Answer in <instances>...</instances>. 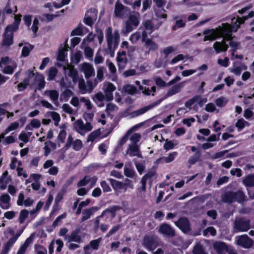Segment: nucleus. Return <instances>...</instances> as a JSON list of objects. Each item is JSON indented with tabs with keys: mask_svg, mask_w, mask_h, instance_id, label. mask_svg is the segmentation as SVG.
Wrapping results in <instances>:
<instances>
[{
	"mask_svg": "<svg viewBox=\"0 0 254 254\" xmlns=\"http://www.w3.org/2000/svg\"><path fill=\"white\" fill-rule=\"evenodd\" d=\"M106 38L107 51L111 56L113 57L120 41L119 32L117 30H113L111 27H109L106 31Z\"/></svg>",
	"mask_w": 254,
	"mask_h": 254,
	"instance_id": "obj_1",
	"label": "nucleus"
},
{
	"mask_svg": "<svg viewBox=\"0 0 254 254\" xmlns=\"http://www.w3.org/2000/svg\"><path fill=\"white\" fill-rule=\"evenodd\" d=\"M17 66L16 63L8 56L3 57L0 59V68L4 74H13Z\"/></svg>",
	"mask_w": 254,
	"mask_h": 254,
	"instance_id": "obj_2",
	"label": "nucleus"
},
{
	"mask_svg": "<svg viewBox=\"0 0 254 254\" xmlns=\"http://www.w3.org/2000/svg\"><path fill=\"white\" fill-rule=\"evenodd\" d=\"M17 66L16 63L8 56L3 57L0 59V68L4 74H13Z\"/></svg>",
	"mask_w": 254,
	"mask_h": 254,
	"instance_id": "obj_3",
	"label": "nucleus"
},
{
	"mask_svg": "<svg viewBox=\"0 0 254 254\" xmlns=\"http://www.w3.org/2000/svg\"><path fill=\"white\" fill-rule=\"evenodd\" d=\"M18 29V26L13 24L8 25L4 29L2 35L3 40L1 43V46L8 47L13 43V32Z\"/></svg>",
	"mask_w": 254,
	"mask_h": 254,
	"instance_id": "obj_4",
	"label": "nucleus"
},
{
	"mask_svg": "<svg viewBox=\"0 0 254 254\" xmlns=\"http://www.w3.org/2000/svg\"><path fill=\"white\" fill-rule=\"evenodd\" d=\"M140 22V14L137 12L130 13L125 22V32L129 33L135 29Z\"/></svg>",
	"mask_w": 254,
	"mask_h": 254,
	"instance_id": "obj_5",
	"label": "nucleus"
},
{
	"mask_svg": "<svg viewBox=\"0 0 254 254\" xmlns=\"http://www.w3.org/2000/svg\"><path fill=\"white\" fill-rule=\"evenodd\" d=\"M109 180L114 190L118 192L126 191L128 187L132 188L131 181L128 179H126L124 182L117 181L113 179H109Z\"/></svg>",
	"mask_w": 254,
	"mask_h": 254,
	"instance_id": "obj_6",
	"label": "nucleus"
},
{
	"mask_svg": "<svg viewBox=\"0 0 254 254\" xmlns=\"http://www.w3.org/2000/svg\"><path fill=\"white\" fill-rule=\"evenodd\" d=\"M142 41L144 42L145 48L144 54L148 55L150 51H155L158 49V45L152 39L147 38V34L145 32L142 33Z\"/></svg>",
	"mask_w": 254,
	"mask_h": 254,
	"instance_id": "obj_7",
	"label": "nucleus"
},
{
	"mask_svg": "<svg viewBox=\"0 0 254 254\" xmlns=\"http://www.w3.org/2000/svg\"><path fill=\"white\" fill-rule=\"evenodd\" d=\"M251 228V221L244 218H236L234 223L235 232H246Z\"/></svg>",
	"mask_w": 254,
	"mask_h": 254,
	"instance_id": "obj_8",
	"label": "nucleus"
},
{
	"mask_svg": "<svg viewBox=\"0 0 254 254\" xmlns=\"http://www.w3.org/2000/svg\"><path fill=\"white\" fill-rule=\"evenodd\" d=\"M74 128L76 131L80 134L91 131L93 127L90 123L87 122L84 124L81 120L76 121L73 124Z\"/></svg>",
	"mask_w": 254,
	"mask_h": 254,
	"instance_id": "obj_9",
	"label": "nucleus"
},
{
	"mask_svg": "<svg viewBox=\"0 0 254 254\" xmlns=\"http://www.w3.org/2000/svg\"><path fill=\"white\" fill-rule=\"evenodd\" d=\"M79 71L83 73L86 79L95 75V70L92 64L84 62L79 65Z\"/></svg>",
	"mask_w": 254,
	"mask_h": 254,
	"instance_id": "obj_10",
	"label": "nucleus"
},
{
	"mask_svg": "<svg viewBox=\"0 0 254 254\" xmlns=\"http://www.w3.org/2000/svg\"><path fill=\"white\" fill-rule=\"evenodd\" d=\"M217 28L220 29V37L225 38L227 36H232L231 33L233 31L236 32L239 28V25L235 26V24L231 25L228 23H224L222 26H219Z\"/></svg>",
	"mask_w": 254,
	"mask_h": 254,
	"instance_id": "obj_11",
	"label": "nucleus"
},
{
	"mask_svg": "<svg viewBox=\"0 0 254 254\" xmlns=\"http://www.w3.org/2000/svg\"><path fill=\"white\" fill-rule=\"evenodd\" d=\"M64 73L70 77L74 83H76L80 79L77 70L74 68V66L66 64L63 66Z\"/></svg>",
	"mask_w": 254,
	"mask_h": 254,
	"instance_id": "obj_12",
	"label": "nucleus"
},
{
	"mask_svg": "<svg viewBox=\"0 0 254 254\" xmlns=\"http://www.w3.org/2000/svg\"><path fill=\"white\" fill-rule=\"evenodd\" d=\"M83 144L81 140L78 139H74L71 134L68 136L64 148L66 149L72 147L75 151L79 150L82 147Z\"/></svg>",
	"mask_w": 254,
	"mask_h": 254,
	"instance_id": "obj_13",
	"label": "nucleus"
},
{
	"mask_svg": "<svg viewBox=\"0 0 254 254\" xmlns=\"http://www.w3.org/2000/svg\"><path fill=\"white\" fill-rule=\"evenodd\" d=\"M236 243L244 248L248 249L253 246L254 242L247 235H243L236 237Z\"/></svg>",
	"mask_w": 254,
	"mask_h": 254,
	"instance_id": "obj_14",
	"label": "nucleus"
},
{
	"mask_svg": "<svg viewBox=\"0 0 254 254\" xmlns=\"http://www.w3.org/2000/svg\"><path fill=\"white\" fill-rule=\"evenodd\" d=\"M116 89V86L110 82H106L104 84L103 90L106 95V101H111L114 99L113 92Z\"/></svg>",
	"mask_w": 254,
	"mask_h": 254,
	"instance_id": "obj_15",
	"label": "nucleus"
},
{
	"mask_svg": "<svg viewBox=\"0 0 254 254\" xmlns=\"http://www.w3.org/2000/svg\"><path fill=\"white\" fill-rule=\"evenodd\" d=\"M220 29L215 28L212 29H207L203 32L204 37L203 38L204 41H213L215 40L217 38L220 37Z\"/></svg>",
	"mask_w": 254,
	"mask_h": 254,
	"instance_id": "obj_16",
	"label": "nucleus"
},
{
	"mask_svg": "<svg viewBox=\"0 0 254 254\" xmlns=\"http://www.w3.org/2000/svg\"><path fill=\"white\" fill-rule=\"evenodd\" d=\"M158 232L164 236L173 237L175 235V231L173 227L167 223L162 224L158 229Z\"/></svg>",
	"mask_w": 254,
	"mask_h": 254,
	"instance_id": "obj_17",
	"label": "nucleus"
},
{
	"mask_svg": "<svg viewBox=\"0 0 254 254\" xmlns=\"http://www.w3.org/2000/svg\"><path fill=\"white\" fill-rule=\"evenodd\" d=\"M142 245L147 249L152 251L158 246V244L153 236H145L143 239Z\"/></svg>",
	"mask_w": 254,
	"mask_h": 254,
	"instance_id": "obj_18",
	"label": "nucleus"
},
{
	"mask_svg": "<svg viewBox=\"0 0 254 254\" xmlns=\"http://www.w3.org/2000/svg\"><path fill=\"white\" fill-rule=\"evenodd\" d=\"M176 226L179 227L183 232L186 233L191 230L190 222L186 217H181L175 223Z\"/></svg>",
	"mask_w": 254,
	"mask_h": 254,
	"instance_id": "obj_19",
	"label": "nucleus"
},
{
	"mask_svg": "<svg viewBox=\"0 0 254 254\" xmlns=\"http://www.w3.org/2000/svg\"><path fill=\"white\" fill-rule=\"evenodd\" d=\"M161 101H162V100H159L158 101L154 102L152 104H151L148 106L144 107L141 108L137 110L134 111L130 114V116L132 118H134L137 116H140V115L145 113L149 110L153 108L155 106L159 104L160 103H161Z\"/></svg>",
	"mask_w": 254,
	"mask_h": 254,
	"instance_id": "obj_20",
	"label": "nucleus"
},
{
	"mask_svg": "<svg viewBox=\"0 0 254 254\" xmlns=\"http://www.w3.org/2000/svg\"><path fill=\"white\" fill-rule=\"evenodd\" d=\"M135 84L138 86V89L139 90L142 91V93L147 96L155 95V93L156 91V87L155 86H152L150 88L143 87L140 84V81L136 80Z\"/></svg>",
	"mask_w": 254,
	"mask_h": 254,
	"instance_id": "obj_21",
	"label": "nucleus"
},
{
	"mask_svg": "<svg viewBox=\"0 0 254 254\" xmlns=\"http://www.w3.org/2000/svg\"><path fill=\"white\" fill-rule=\"evenodd\" d=\"M156 172L154 171L151 170L145 174L141 180V187L139 188V191L145 192L146 190V184L147 180H151L153 177H156Z\"/></svg>",
	"mask_w": 254,
	"mask_h": 254,
	"instance_id": "obj_22",
	"label": "nucleus"
},
{
	"mask_svg": "<svg viewBox=\"0 0 254 254\" xmlns=\"http://www.w3.org/2000/svg\"><path fill=\"white\" fill-rule=\"evenodd\" d=\"M215 52L217 53L220 52H225L227 51L229 46L226 43V40L223 38L221 42H215L213 46Z\"/></svg>",
	"mask_w": 254,
	"mask_h": 254,
	"instance_id": "obj_23",
	"label": "nucleus"
},
{
	"mask_svg": "<svg viewBox=\"0 0 254 254\" xmlns=\"http://www.w3.org/2000/svg\"><path fill=\"white\" fill-rule=\"evenodd\" d=\"M212 246L218 254H224L228 252V246L224 242L216 241L213 243Z\"/></svg>",
	"mask_w": 254,
	"mask_h": 254,
	"instance_id": "obj_24",
	"label": "nucleus"
},
{
	"mask_svg": "<svg viewBox=\"0 0 254 254\" xmlns=\"http://www.w3.org/2000/svg\"><path fill=\"white\" fill-rule=\"evenodd\" d=\"M20 233L21 232L17 234V235H16V236H14V237L10 238L7 241V242L4 244L2 250L0 254H8V252L9 251L10 249H11L13 245L15 243V242L17 241V240L20 236Z\"/></svg>",
	"mask_w": 254,
	"mask_h": 254,
	"instance_id": "obj_25",
	"label": "nucleus"
},
{
	"mask_svg": "<svg viewBox=\"0 0 254 254\" xmlns=\"http://www.w3.org/2000/svg\"><path fill=\"white\" fill-rule=\"evenodd\" d=\"M126 154H128L130 156H137L139 158H142L139 146L134 144L128 145Z\"/></svg>",
	"mask_w": 254,
	"mask_h": 254,
	"instance_id": "obj_26",
	"label": "nucleus"
},
{
	"mask_svg": "<svg viewBox=\"0 0 254 254\" xmlns=\"http://www.w3.org/2000/svg\"><path fill=\"white\" fill-rule=\"evenodd\" d=\"M101 241V238L91 241L89 245H86L84 247L85 254H91V252H90V248L94 250H98Z\"/></svg>",
	"mask_w": 254,
	"mask_h": 254,
	"instance_id": "obj_27",
	"label": "nucleus"
},
{
	"mask_svg": "<svg viewBox=\"0 0 254 254\" xmlns=\"http://www.w3.org/2000/svg\"><path fill=\"white\" fill-rule=\"evenodd\" d=\"M117 61L118 63L119 68H124L125 65L127 63V53L125 51H122L118 53Z\"/></svg>",
	"mask_w": 254,
	"mask_h": 254,
	"instance_id": "obj_28",
	"label": "nucleus"
},
{
	"mask_svg": "<svg viewBox=\"0 0 254 254\" xmlns=\"http://www.w3.org/2000/svg\"><path fill=\"white\" fill-rule=\"evenodd\" d=\"M127 12V9L121 3L117 2L115 5V16L120 18H123Z\"/></svg>",
	"mask_w": 254,
	"mask_h": 254,
	"instance_id": "obj_29",
	"label": "nucleus"
},
{
	"mask_svg": "<svg viewBox=\"0 0 254 254\" xmlns=\"http://www.w3.org/2000/svg\"><path fill=\"white\" fill-rule=\"evenodd\" d=\"M247 68V66L243 63L237 64L236 63H234L233 67L230 69V71L235 75L239 76L242 70H246Z\"/></svg>",
	"mask_w": 254,
	"mask_h": 254,
	"instance_id": "obj_30",
	"label": "nucleus"
},
{
	"mask_svg": "<svg viewBox=\"0 0 254 254\" xmlns=\"http://www.w3.org/2000/svg\"><path fill=\"white\" fill-rule=\"evenodd\" d=\"M184 83L185 82L179 83L169 89L165 95L164 98H167L179 93L183 88Z\"/></svg>",
	"mask_w": 254,
	"mask_h": 254,
	"instance_id": "obj_31",
	"label": "nucleus"
},
{
	"mask_svg": "<svg viewBox=\"0 0 254 254\" xmlns=\"http://www.w3.org/2000/svg\"><path fill=\"white\" fill-rule=\"evenodd\" d=\"M80 230L76 229L73 231L67 237L68 242H75L80 243L82 241L81 236L79 235Z\"/></svg>",
	"mask_w": 254,
	"mask_h": 254,
	"instance_id": "obj_32",
	"label": "nucleus"
},
{
	"mask_svg": "<svg viewBox=\"0 0 254 254\" xmlns=\"http://www.w3.org/2000/svg\"><path fill=\"white\" fill-rule=\"evenodd\" d=\"M10 197L8 194L4 193L0 196V206L2 209H8L10 207Z\"/></svg>",
	"mask_w": 254,
	"mask_h": 254,
	"instance_id": "obj_33",
	"label": "nucleus"
},
{
	"mask_svg": "<svg viewBox=\"0 0 254 254\" xmlns=\"http://www.w3.org/2000/svg\"><path fill=\"white\" fill-rule=\"evenodd\" d=\"M140 28L143 30L142 32H145L147 34V32L151 33L154 29L153 24L150 20L143 21Z\"/></svg>",
	"mask_w": 254,
	"mask_h": 254,
	"instance_id": "obj_34",
	"label": "nucleus"
},
{
	"mask_svg": "<svg viewBox=\"0 0 254 254\" xmlns=\"http://www.w3.org/2000/svg\"><path fill=\"white\" fill-rule=\"evenodd\" d=\"M33 240V238L32 236L27 238L24 244L20 247L16 254H25Z\"/></svg>",
	"mask_w": 254,
	"mask_h": 254,
	"instance_id": "obj_35",
	"label": "nucleus"
},
{
	"mask_svg": "<svg viewBox=\"0 0 254 254\" xmlns=\"http://www.w3.org/2000/svg\"><path fill=\"white\" fill-rule=\"evenodd\" d=\"M44 95L49 96L54 102L58 101L59 96V92L56 90H47L44 92Z\"/></svg>",
	"mask_w": 254,
	"mask_h": 254,
	"instance_id": "obj_36",
	"label": "nucleus"
},
{
	"mask_svg": "<svg viewBox=\"0 0 254 254\" xmlns=\"http://www.w3.org/2000/svg\"><path fill=\"white\" fill-rule=\"evenodd\" d=\"M120 207L117 206H114L105 210L100 215V217H103L106 214H109V217L113 218L116 216V212L117 210L120 209Z\"/></svg>",
	"mask_w": 254,
	"mask_h": 254,
	"instance_id": "obj_37",
	"label": "nucleus"
},
{
	"mask_svg": "<svg viewBox=\"0 0 254 254\" xmlns=\"http://www.w3.org/2000/svg\"><path fill=\"white\" fill-rule=\"evenodd\" d=\"M225 39L226 41H229V45L231 48L232 51V55H234V52L236 51L237 49H238L239 46H240V43L234 41L233 40V37L232 36H227L225 38Z\"/></svg>",
	"mask_w": 254,
	"mask_h": 254,
	"instance_id": "obj_38",
	"label": "nucleus"
},
{
	"mask_svg": "<svg viewBox=\"0 0 254 254\" xmlns=\"http://www.w3.org/2000/svg\"><path fill=\"white\" fill-rule=\"evenodd\" d=\"M137 89L133 85L126 84L123 87L122 92L127 93L129 95H133L137 93Z\"/></svg>",
	"mask_w": 254,
	"mask_h": 254,
	"instance_id": "obj_39",
	"label": "nucleus"
},
{
	"mask_svg": "<svg viewBox=\"0 0 254 254\" xmlns=\"http://www.w3.org/2000/svg\"><path fill=\"white\" fill-rule=\"evenodd\" d=\"M96 210H97V208L96 207H91L84 210L82 212L83 216L81 219V222H83L88 219Z\"/></svg>",
	"mask_w": 254,
	"mask_h": 254,
	"instance_id": "obj_40",
	"label": "nucleus"
},
{
	"mask_svg": "<svg viewBox=\"0 0 254 254\" xmlns=\"http://www.w3.org/2000/svg\"><path fill=\"white\" fill-rule=\"evenodd\" d=\"M234 195V192H227L221 196V200L225 203H231L235 201Z\"/></svg>",
	"mask_w": 254,
	"mask_h": 254,
	"instance_id": "obj_41",
	"label": "nucleus"
},
{
	"mask_svg": "<svg viewBox=\"0 0 254 254\" xmlns=\"http://www.w3.org/2000/svg\"><path fill=\"white\" fill-rule=\"evenodd\" d=\"M243 183L246 187H254V174L246 176L243 180Z\"/></svg>",
	"mask_w": 254,
	"mask_h": 254,
	"instance_id": "obj_42",
	"label": "nucleus"
},
{
	"mask_svg": "<svg viewBox=\"0 0 254 254\" xmlns=\"http://www.w3.org/2000/svg\"><path fill=\"white\" fill-rule=\"evenodd\" d=\"M41 126V122L38 119H33L31 122L26 126L25 129L26 130H32L33 128H39Z\"/></svg>",
	"mask_w": 254,
	"mask_h": 254,
	"instance_id": "obj_43",
	"label": "nucleus"
},
{
	"mask_svg": "<svg viewBox=\"0 0 254 254\" xmlns=\"http://www.w3.org/2000/svg\"><path fill=\"white\" fill-rule=\"evenodd\" d=\"M121 47L122 49H125L127 50V54L130 56L135 50V47L134 46L129 45V43L127 41H123L121 45Z\"/></svg>",
	"mask_w": 254,
	"mask_h": 254,
	"instance_id": "obj_44",
	"label": "nucleus"
},
{
	"mask_svg": "<svg viewBox=\"0 0 254 254\" xmlns=\"http://www.w3.org/2000/svg\"><path fill=\"white\" fill-rule=\"evenodd\" d=\"M118 109V107L112 103H109L107 104L106 107V112L109 116L112 115L115 111Z\"/></svg>",
	"mask_w": 254,
	"mask_h": 254,
	"instance_id": "obj_45",
	"label": "nucleus"
},
{
	"mask_svg": "<svg viewBox=\"0 0 254 254\" xmlns=\"http://www.w3.org/2000/svg\"><path fill=\"white\" fill-rule=\"evenodd\" d=\"M250 124L247 121H246L244 119L241 118L239 119L235 124V127L239 130H242L246 126H249Z\"/></svg>",
	"mask_w": 254,
	"mask_h": 254,
	"instance_id": "obj_46",
	"label": "nucleus"
},
{
	"mask_svg": "<svg viewBox=\"0 0 254 254\" xmlns=\"http://www.w3.org/2000/svg\"><path fill=\"white\" fill-rule=\"evenodd\" d=\"M192 254H207L202 245L198 243L195 245L192 250Z\"/></svg>",
	"mask_w": 254,
	"mask_h": 254,
	"instance_id": "obj_47",
	"label": "nucleus"
},
{
	"mask_svg": "<svg viewBox=\"0 0 254 254\" xmlns=\"http://www.w3.org/2000/svg\"><path fill=\"white\" fill-rule=\"evenodd\" d=\"M177 155V152H173L172 153H171L169 154L168 156L167 157H163L162 158H160L159 160L162 162H165L166 163H168L170 162H172L175 159V157Z\"/></svg>",
	"mask_w": 254,
	"mask_h": 254,
	"instance_id": "obj_48",
	"label": "nucleus"
},
{
	"mask_svg": "<svg viewBox=\"0 0 254 254\" xmlns=\"http://www.w3.org/2000/svg\"><path fill=\"white\" fill-rule=\"evenodd\" d=\"M92 99L96 103L102 102L105 100H106V95L102 92H98L94 95L92 97Z\"/></svg>",
	"mask_w": 254,
	"mask_h": 254,
	"instance_id": "obj_49",
	"label": "nucleus"
},
{
	"mask_svg": "<svg viewBox=\"0 0 254 254\" xmlns=\"http://www.w3.org/2000/svg\"><path fill=\"white\" fill-rule=\"evenodd\" d=\"M78 88L82 94H85L88 92L85 81L83 78H80L78 81Z\"/></svg>",
	"mask_w": 254,
	"mask_h": 254,
	"instance_id": "obj_50",
	"label": "nucleus"
},
{
	"mask_svg": "<svg viewBox=\"0 0 254 254\" xmlns=\"http://www.w3.org/2000/svg\"><path fill=\"white\" fill-rule=\"evenodd\" d=\"M101 134L100 129L96 130L92 132L88 136L87 141L93 142Z\"/></svg>",
	"mask_w": 254,
	"mask_h": 254,
	"instance_id": "obj_51",
	"label": "nucleus"
},
{
	"mask_svg": "<svg viewBox=\"0 0 254 254\" xmlns=\"http://www.w3.org/2000/svg\"><path fill=\"white\" fill-rule=\"evenodd\" d=\"M34 48V46L28 44L27 46H25L23 47L22 52H21V56L23 57H27L31 52V50Z\"/></svg>",
	"mask_w": 254,
	"mask_h": 254,
	"instance_id": "obj_52",
	"label": "nucleus"
},
{
	"mask_svg": "<svg viewBox=\"0 0 254 254\" xmlns=\"http://www.w3.org/2000/svg\"><path fill=\"white\" fill-rule=\"evenodd\" d=\"M234 198L235 201L242 202L245 200V194L241 190L237 192H234Z\"/></svg>",
	"mask_w": 254,
	"mask_h": 254,
	"instance_id": "obj_53",
	"label": "nucleus"
},
{
	"mask_svg": "<svg viewBox=\"0 0 254 254\" xmlns=\"http://www.w3.org/2000/svg\"><path fill=\"white\" fill-rule=\"evenodd\" d=\"M19 126L18 122L12 123L4 131V134H7L10 131L16 129Z\"/></svg>",
	"mask_w": 254,
	"mask_h": 254,
	"instance_id": "obj_54",
	"label": "nucleus"
},
{
	"mask_svg": "<svg viewBox=\"0 0 254 254\" xmlns=\"http://www.w3.org/2000/svg\"><path fill=\"white\" fill-rule=\"evenodd\" d=\"M58 73V69L55 67H51L48 71V80H53L57 76Z\"/></svg>",
	"mask_w": 254,
	"mask_h": 254,
	"instance_id": "obj_55",
	"label": "nucleus"
},
{
	"mask_svg": "<svg viewBox=\"0 0 254 254\" xmlns=\"http://www.w3.org/2000/svg\"><path fill=\"white\" fill-rule=\"evenodd\" d=\"M228 102V99L224 97H220L215 100V104L219 107H224Z\"/></svg>",
	"mask_w": 254,
	"mask_h": 254,
	"instance_id": "obj_56",
	"label": "nucleus"
},
{
	"mask_svg": "<svg viewBox=\"0 0 254 254\" xmlns=\"http://www.w3.org/2000/svg\"><path fill=\"white\" fill-rule=\"evenodd\" d=\"M141 136L140 133H134L130 136L129 139L131 142L130 144H134V145H137V143L141 139Z\"/></svg>",
	"mask_w": 254,
	"mask_h": 254,
	"instance_id": "obj_57",
	"label": "nucleus"
},
{
	"mask_svg": "<svg viewBox=\"0 0 254 254\" xmlns=\"http://www.w3.org/2000/svg\"><path fill=\"white\" fill-rule=\"evenodd\" d=\"M29 211L26 209H23L20 212L19 216V221L20 224L24 223V221L28 217Z\"/></svg>",
	"mask_w": 254,
	"mask_h": 254,
	"instance_id": "obj_58",
	"label": "nucleus"
},
{
	"mask_svg": "<svg viewBox=\"0 0 254 254\" xmlns=\"http://www.w3.org/2000/svg\"><path fill=\"white\" fill-rule=\"evenodd\" d=\"M3 143L5 145H8L13 143L16 141V135L12 134L11 135L4 137Z\"/></svg>",
	"mask_w": 254,
	"mask_h": 254,
	"instance_id": "obj_59",
	"label": "nucleus"
},
{
	"mask_svg": "<svg viewBox=\"0 0 254 254\" xmlns=\"http://www.w3.org/2000/svg\"><path fill=\"white\" fill-rule=\"evenodd\" d=\"M209 234L212 236H215L216 235V230L213 227H208L203 231V235L204 236H207Z\"/></svg>",
	"mask_w": 254,
	"mask_h": 254,
	"instance_id": "obj_60",
	"label": "nucleus"
},
{
	"mask_svg": "<svg viewBox=\"0 0 254 254\" xmlns=\"http://www.w3.org/2000/svg\"><path fill=\"white\" fill-rule=\"evenodd\" d=\"M59 12L57 13L56 14H43L41 17V19L42 20H47L48 21H50L52 20L55 17L59 16Z\"/></svg>",
	"mask_w": 254,
	"mask_h": 254,
	"instance_id": "obj_61",
	"label": "nucleus"
},
{
	"mask_svg": "<svg viewBox=\"0 0 254 254\" xmlns=\"http://www.w3.org/2000/svg\"><path fill=\"white\" fill-rule=\"evenodd\" d=\"M91 180V178L89 176H85L84 178L81 180L77 184L78 187L86 186Z\"/></svg>",
	"mask_w": 254,
	"mask_h": 254,
	"instance_id": "obj_62",
	"label": "nucleus"
},
{
	"mask_svg": "<svg viewBox=\"0 0 254 254\" xmlns=\"http://www.w3.org/2000/svg\"><path fill=\"white\" fill-rule=\"evenodd\" d=\"M32 132H28L26 133L24 132H22L19 135V139L24 142H27L29 141V138L31 135Z\"/></svg>",
	"mask_w": 254,
	"mask_h": 254,
	"instance_id": "obj_63",
	"label": "nucleus"
},
{
	"mask_svg": "<svg viewBox=\"0 0 254 254\" xmlns=\"http://www.w3.org/2000/svg\"><path fill=\"white\" fill-rule=\"evenodd\" d=\"M35 249L36 254H47L46 249L41 245H36Z\"/></svg>",
	"mask_w": 254,
	"mask_h": 254,
	"instance_id": "obj_64",
	"label": "nucleus"
}]
</instances>
